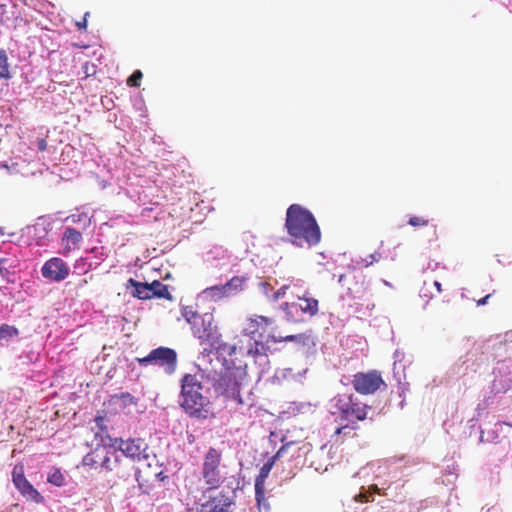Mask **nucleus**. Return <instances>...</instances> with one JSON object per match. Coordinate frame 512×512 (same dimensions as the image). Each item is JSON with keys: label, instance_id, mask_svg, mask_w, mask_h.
<instances>
[{"label": "nucleus", "instance_id": "f257e3e1", "mask_svg": "<svg viewBox=\"0 0 512 512\" xmlns=\"http://www.w3.org/2000/svg\"><path fill=\"white\" fill-rule=\"evenodd\" d=\"M243 375L241 369L226 367L217 371L198 367L195 373H186L180 379L178 404L190 418H213L212 403L220 397L242 404L240 388Z\"/></svg>", "mask_w": 512, "mask_h": 512}, {"label": "nucleus", "instance_id": "f03ea898", "mask_svg": "<svg viewBox=\"0 0 512 512\" xmlns=\"http://www.w3.org/2000/svg\"><path fill=\"white\" fill-rule=\"evenodd\" d=\"M416 462L411 457H400L388 460L384 465L378 466L375 482L368 487L362 486L358 494L343 504L344 512H363L362 505L373 501L375 494L394 497L399 487H403V479L412 473V466Z\"/></svg>", "mask_w": 512, "mask_h": 512}, {"label": "nucleus", "instance_id": "7ed1b4c3", "mask_svg": "<svg viewBox=\"0 0 512 512\" xmlns=\"http://www.w3.org/2000/svg\"><path fill=\"white\" fill-rule=\"evenodd\" d=\"M207 277L211 280L206 288H273L258 277L230 270L232 255L222 246L215 245L203 254Z\"/></svg>", "mask_w": 512, "mask_h": 512}, {"label": "nucleus", "instance_id": "20e7f679", "mask_svg": "<svg viewBox=\"0 0 512 512\" xmlns=\"http://www.w3.org/2000/svg\"><path fill=\"white\" fill-rule=\"evenodd\" d=\"M285 229L290 242L297 247L311 248L321 240V230L310 210L300 204H291L286 210Z\"/></svg>", "mask_w": 512, "mask_h": 512}, {"label": "nucleus", "instance_id": "39448f33", "mask_svg": "<svg viewBox=\"0 0 512 512\" xmlns=\"http://www.w3.org/2000/svg\"><path fill=\"white\" fill-rule=\"evenodd\" d=\"M283 341L296 342L303 347L315 345L313 338L306 334L288 335L285 337H276L275 334H268L266 340H255V342L247 345L246 353L257 366L259 378H262L270 370L268 354L276 351L277 348L274 346Z\"/></svg>", "mask_w": 512, "mask_h": 512}, {"label": "nucleus", "instance_id": "423d86ee", "mask_svg": "<svg viewBox=\"0 0 512 512\" xmlns=\"http://www.w3.org/2000/svg\"><path fill=\"white\" fill-rule=\"evenodd\" d=\"M327 407L336 421L347 422V424L336 428V434H340L342 430L349 428L350 423L364 420L367 415L366 409L369 408L367 405H362L353 394H338L329 401Z\"/></svg>", "mask_w": 512, "mask_h": 512}, {"label": "nucleus", "instance_id": "0eeeda50", "mask_svg": "<svg viewBox=\"0 0 512 512\" xmlns=\"http://www.w3.org/2000/svg\"><path fill=\"white\" fill-rule=\"evenodd\" d=\"M491 342L492 341L489 340L486 343L475 344L473 350L469 351L465 355V358L461 361L460 364H457V374L459 376H465L469 372L475 373L480 367V364L484 361V358L475 360L474 357L479 352L483 354L484 349L496 347V357L501 356L502 352L509 353L510 355L512 354V330L505 333L503 340L493 344Z\"/></svg>", "mask_w": 512, "mask_h": 512}, {"label": "nucleus", "instance_id": "6e6552de", "mask_svg": "<svg viewBox=\"0 0 512 512\" xmlns=\"http://www.w3.org/2000/svg\"><path fill=\"white\" fill-rule=\"evenodd\" d=\"M494 379L490 386V394L485 396L484 400L478 404L477 410H485L495 404V398L498 394L505 393L512 385V358L506 357L498 360L493 369Z\"/></svg>", "mask_w": 512, "mask_h": 512}, {"label": "nucleus", "instance_id": "1a4fd4ad", "mask_svg": "<svg viewBox=\"0 0 512 512\" xmlns=\"http://www.w3.org/2000/svg\"><path fill=\"white\" fill-rule=\"evenodd\" d=\"M97 443L92 449L94 458L99 468L102 470L112 472L116 471L120 474V467L123 464V459L116 453L113 445V437L110 435H95Z\"/></svg>", "mask_w": 512, "mask_h": 512}, {"label": "nucleus", "instance_id": "9d476101", "mask_svg": "<svg viewBox=\"0 0 512 512\" xmlns=\"http://www.w3.org/2000/svg\"><path fill=\"white\" fill-rule=\"evenodd\" d=\"M136 361L142 367H159L169 376L176 372L178 364L177 352L172 348L164 346L152 349L148 355L142 358H136Z\"/></svg>", "mask_w": 512, "mask_h": 512}, {"label": "nucleus", "instance_id": "9b49d317", "mask_svg": "<svg viewBox=\"0 0 512 512\" xmlns=\"http://www.w3.org/2000/svg\"><path fill=\"white\" fill-rule=\"evenodd\" d=\"M113 445L116 453L132 462L148 461L149 445L140 437H113Z\"/></svg>", "mask_w": 512, "mask_h": 512}, {"label": "nucleus", "instance_id": "f8f14e48", "mask_svg": "<svg viewBox=\"0 0 512 512\" xmlns=\"http://www.w3.org/2000/svg\"><path fill=\"white\" fill-rule=\"evenodd\" d=\"M221 460V451L214 447H210L204 454L201 474L209 489L218 488L223 481L220 471Z\"/></svg>", "mask_w": 512, "mask_h": 512}, {"label": "nucleus", "instance_id": "ddd939ff", "mask_svg": "<svg viewBox=\"0 0 512 512\" xmlns=\"http://www.w3.org/2000/svg\"><path fill=\"white\" fill-rule=\"evenodd\" d=\"M272 325V318L258 315L248 317L242 327L243 336L248 338L247 345L255 340H266L268 334H274Z\"/></svg>", "mask_w": 512, "mask_h": 512}, {"label": "nucleus", "instance_id": "4468645a", "mask_svg": "<svg viewBox=\"0 0 512 512\" xmlns=\"http://www.w3.org/2000/svg\"><path fill=\"white\" fill-rule=\"evenodd\" d=\"M280 308L286 312L288 320L297 322L300 320L301 314L313 316L318 312V300L304 294L302 297L299 296L296 302L282 303Z\"/></svg>", "mask_w": 512, "mask_h": 512}, {"label": "nucleus", "instance_id": "2eb2a0df", "mask_svg": "<svg viewBox=\"0 0 512 512\" xmlns=\"http://www.w3.org/2000/svg\"><path fill=\"white\" fill-rule=\"evenodd\" d=\"M12 482L18 492L26 501L34 502L37 504L44 503V497L39 491L27 480L24 475L22 466H15L12 471Z\"/></svg>", "mask_w": 512, "mask_h": 512}, {"label": "nucleus", "instance_id": "dca6fc26", "mask_svg": "<svg viewBox=\"0 0 512 512\" xmlns=\"http://www.w3.org/2000/svg\"><path fill=\"white\" fill-rule=\"evenodd\" d=\"M384 384L381 375L377 371L358 373L354 376L353 387L361 394H372Z\"/></svg>", "mask_w": 512, "mask_h": 512}, {"label": "nucleus", "instance_id": "f3484780", "mask_svg": "<svg viewBox=\"0 0 512 512\" xmlns=\"http://www.w3.org/2000/svg\"><path fill=\"white\" fill-rule=\"evenodd\" d=\"M69 273L70 268L68 264L59 257H53L47 260L41 268L42 276L53 282H60L64 280Z\"/></svg>", "mask_w": 512, "mask_h": 512}, {"label": "nucleus", "instance_id": "a211bd4d", "mask_svg": "<svg viewBox=\"0 0 512 512\" xmlns=\"http://www.w3.org/2000/svg\"><path fill=\"white\" fill-rule=\"evenodd\" d=\"M210 345L209 355L214 356L218 361L222 360L221 368L218 371H223L226 367H229L231 369H243L241 367H236L232 363V361H229L226 359V356H232L236 351L235 345H230L228 343L222 342L220 339V336L213 340Z\"/></svg>", "mask_w": 512, "mask_h": 512}, {"label": "nucleus", "instance_id": "6ab92c4d", "mask_svg": "<svg viewBox=\"0 0 512 512\" xmlns=\"http://www.w3.org/2000/svg\"><path fill=\"white\" fill-rule=\"evenodd\" d=\"M235 504L233 497L221 491L217 496L209 498L202 503L197 512H233L232 506Z\"/></svg>", "mask_w": 512, "mask_h": 512}, {"label": "nucleus", "instance_id": "aec40b11", "mask_svg": "<svg viewBox=\"0 0 512 512\" xmlns=\"http://www.w3.org/2000/svg\"><path fill=\"white\" fill-rule=\"evenodd\" d=\"M192 330L195 337L209 344L220 336L216 326L212 323V315L210 313H204L199 322L194 324Z\"/></svg>", "mask_w": 512, "mask_h": 512}, {"label": "nucleus", "instance_id": "412c9836", "mask_svg": "<svg viewBox=\"0 0 512 512\" xmlns=\"http://www.w3.org/2000/svg\"><path fill=\"white\" fill-rule=\"evenodd\" d=\"M512 425L507 422H497L487 431L481 430L479 441L481 443H497L507 437Z\"/></svg>", "mask_w": 512, "mask_h": 512}, {"label": "nucleus", "instance_id": "4be33fe9", "mask_svg": "<svg viewBox=\"0 0 512 512\" xmlns=\"http://www.w3.org/2000/svg\"><path fill=\"white\" fill-rule=\"evenodd\" d=\"M274 465V458L269 459L260 468L259 474L255 479V500L261 502L264 500V487L265 480L269 476V473Z\"/></svg>", "mask_w": 512, "mask_h": 512}, {"label": "nucleus", "instance_id": "5701e85b", "mask_svg": "<svg viewBox=\"0 0 512 512\" xmlns=\"http://www.w3.org/2000/svg\"><path fill=\"white\" fill-rule=\"evenodd\" d=\"M16 260L10 258L0 259V288H6L5 284L14 283L16 280Z\"/></svg>", "mask_w": 512, "mask_h": 512}, {"label": "nucleus", "instance_id": "b1692460", "mask_svg": "<svg viewBox=\"0 0 512 512\" xmlns=\"http://www.w3.org/2000/svg\"><path fill=\"white\" fill-rule=\"evenodd\" d=\"M131 295L141 300L151 298L172 299L169 290H131Z\"/></svg>", "mask_w": 512, "mask_h": 512}, {"label": "nucleus", "instance_id": "393cba45", "mask_svg": "<svg viewBox=\"0 0 512 512\" xmlns=\"http://www.w3.org/2000/svg\"><path fill=\"white\" fill-rule=\"evenodd\" d=\"M19 336V330L12 325H0V346H7L10 341Z\"/></svg>", "mask_w": 512, "mask_h": 512}, {"label": "nucleus", "instance_id": "a878e982", "mask_svg": "<svg viewBox=\"0 0 512 512\" xmlns=\"http://www.w3.org/2000/svg\"><path fill=\"white\" fill-rule=\"evenodd\" d=\"M67 477V473L60 468L51 467L47 475V482L54 486L62 487L67 484Z\"/></svg>", "mask_w": 512, "mask_h": 512}, {"label": "nucleus", "instance_id": "bb28decb", "mask_svg": "<svg viewBox=\"0 0 512 512\" xmlns=\"http://www.w3.org/2000/svg\"><path fill=\"white\" fill-rule=\"evenodd\" d=\"M231 291L232 290H214V289L202 290V292L197 295V298H196L197 304L196 305L198 306V302L201 300L212 299L214 301H217L224 297H229L232 295L230 293Z\"/></svg>", "mask_w": 512, "mask_h": 512}, {"label": "nucleus", "instance_id": "cd10ccee", "mask_svg": "<svg viewBox=\"0 0 512 512\" xmlns=\"http://www.w3.org/2000/svg\"><path fill=\"white\" fill-rule=\"evenodd\" d=\"M435 502L434 498H430L419 503L404 504L398 512H425L428 505H433Z\"/></svg>", "mask_w": 512, "mask_h": 512}, {"label": "nucleus", "instance_id": "c85d7f7f", "mask_svg": "<svg viewBox=\"0 0 512 512\" xmlns=\"http://www.w3.org/2000/svg\"><path fill=\"white\" fill-rule=\"evenodd\" d=\"M50 226L51 223H47L42 218L33 226L34 236L38 239L39 245H43L41 240L47 236Z\"/></svg>", "mask_w": 512, "mask_h": 512}, {"label": "nucleus", "instance_id": "c756f323", "mask_svg": "<svg viewBox=\"0 0 512 512\" xmlns=\"http://www.w3.org/2000/svg\"><path fill=\"white\" fill-rule=\"evenodd\" d=\"M63 241L73 246L78 245L82 240V234L80 231L72 227H66L62 237Z\"/></svg>", "mask_w": 512, "mask_h": 512}, {"label": "nucleus", "instance_id": "7c9ffc66", "mask_svg": "<svg viewBox=\"0 0 512 512\" xmlns=\"http://www.w3.org/2000/svg\"><path fill=\"white\" fill-rule=\"evenodd\" d=\"M181 314L192 327L201 319L198 312L192 306H182Z\"/></svg>", "mask_w": 512, "mask_h": 512}, {"label": "nucleus", "instance_id": "2f4dec72", "mask_svg": "<svg viewBox=\"0 0 512 512\" xmlns=\"http://www.w3.org/2000/svg\"><path fill=\"white\" fill-rule=\"evenodd\" d=\"M8 55L4 49L0 50V80L10 79Z\"/></svg>", "mask_w": 512, "mask_h": 512}, {"label": "nucleus", "instance_id": "473e14b6", "mask_svg": "<svg viewBox=\"0 0 512 512\" xmlns=\"http://www.w3.org/2000/svg\"><path fill=\"white\" fill-rule=\"evenodd\" d=\"M39 356H40L39 351H36L34 349H29V350L23 351L19 355V360L21 361L22 364L29 365V364L36 363L39 359Z\"/></svg>", "mask_w": 512, "mask_h": 512}, {"label": "nucleus", "instance_id": "72a5a7b5", "mask_svg": "<svg viewBox=\"0 0 512 512\" xmlns=\"http://www.w3.org/2000/svg\"><path fill=\"white\" fill-rule=\"evenodd\" d=\"M403 372H404V365H398L397 361H395L394 367H393V376L399 385V389L402 391L404 390V388L406 386V383H402V379H405V375Z\"/></svg>", "mask_w": 512, "mask_h": 512}, {"label": "nucleus", "instance_id": "f704fd0d", "mask_svg": "<svg viewBox=\"0 0 512 512\" xmlns=\"http://www.w3.org/2000/svg\"><path fill=\"white\" fill-rule=\"evenodd\" d=\"M457 478L456 469L455 467L448 466L445 470L444 474L442 475V483L445 485L452 484Z\"/></svg>", "mask_w": 512, "mask_h": 512}, {"label": "nucleus", "instance_id": "c9c22d12", "mask_svg": "<svg viewBox=\"0 0 512 512\" xmlns=\"http://www.w3.org/2000/svg\"><path fill=\"white\" fill-rule=\"evenodd\" d=\"M67 220H70L72 223L83 222L84 228L88 226L91 221L86 213L72 214Z\"/></svg>", "mask_w": 512, "mask_h": 512}, {"label": "nucleus", "instance_id": "e433bc0d", "mask_svg": "<svg viewBox=\"0 0 512 512\" xmlns=\"http://www.w3.org/2000/svg\"><path fill=\"white\" fill-rule=\"evenodd\" d=\"M82 465L86 466V467H89L91 469H98L99 468L97 463H96V460L94 458V454H93L92 450L83 457Z\"/></svg>", "mask_w": 512, "mask_h": 512}, {"label": "nucleus", "instance_id": "4c0bfd02", "mask_svg": "<svg viewBox=\"0 0 512 512\" xmlns=\"http://www.w3.org/2000/svg\"><path fill=\"white\" fill-rule=\"evenodd\" d=\"M143 73L140 70H135L132 75L128 78L127 83L129 86L138 87L140 86Z\"/></svg>", "mask_w": 512, "mask_h": 512}, {"label": "nucleus", "instance_id": "58836bf2", "mask_svg": "<svg viewBox=\"0 0 512 512\" xmlns=\"http://www.w3.org/2000/svg\"><path fill=\"white\" fill-rule=\"evenodd\" d=\"M120 399H121L123 405H125V406L136 405L138 403V398H136L135 396H133L132 394H130L128 392L121 393Z\"/></svg>", "mask_w": 512, "mask_h": 512}, {"label": "nucleus", "instance_id": "ea45409f", "mask_svg": "<svg viewBox=\"0 0 512 512\" xmlns=\"http://www.w3.org/2000/svg\"><path fill=\"white\" fill-rule=\"evenodd\" d=\"M381 258V254L379 252H374L370 255H368L365 259H361V263L368 267L372 265L374 262H378Z\"/></svg>", "mask_w": 512, "mask_h": 512}, {"label": "nucleus", "instance_id": "a19ab883", "mask_svg": "<svg viewBox=\"0 0 512 512\" xmlns=\"http://www.w3.org/2000/svg\"><path fill=\"white\" fill-rule=\"evenodd\" d=\"M267 298L277 301L285 295V290H264Z\"/></svg>", "mask_w": 512, "mask_h": 512}, {"label": "nucleus", "instance_id": "79ce46f5", "mask_svg": "<svg viewBox=\"0 0 512 512\" xmlns=\"http://www.w3.org/2000/svg\"><path fill=\"white\" fill-rule=\"evenodd\" d=\"M82 70H83V72H84L86 77H91V76H94L96 74L97 66L95 64H93V63L86 62L82 66Z\"/></svg>", "mask_w": 512, "mask_h": 512}, {"label": "nucleus", "instance_id": "37998d69", "mask_svg": "<svg viewBox=\"0 0 512 512\" xmlns=\"http://www.w3.org/2000/svg\"><path fill=\"white\" fill-rule=\"evenodd\" d=\"M408 224L413 227L426 226L428 224V220L419 216H412L409 218Z\"/></svg>", "mask_w": 512, "mask_h": 512}, {"label": "nucleus", "instance_id": "c03bdc74", "mask_svg": "<svg viewBox=\"0 0 512 512\" xmlns=\"http://www.w3.org/2000/svg\"><path fill=\"white\" fill-rule=\"evenodd\" d=\"M143 287L145 288H170L166 284H162L159 280H153L152 282L143 281Z\"/></svg>", "mask_w": 512, "mask_h": 512}, {"label": "nucleus", "instance_id": "a18cd8bd", "mask_svg": "<svg viewBox=\"0 0 512 512\" xmlns=\"http://www.w3.org/2000/svg\"><path fill=\"white\" fill-rule=\"evenodd\" d=\"M125 288H144L143 281L129 278L125 284Z\"/></svg>", "mask_w": 512, "mask_h": 512}, {"label": "nucleus", "instance_id": "49530a36", "mask_svg": "<svg viewBox=\"0 0 512 512\" xmlns=\"http://www.w3.org/2000/svg\"><path fill=\"white\" fill-rule=\"evenodd\" d=\"M34 146L39 151H45L47 148V141L44 138H37L34 142Z\"/></svg>", "mask_w": 512, "mask_h": 512}, {"label": "nucleus", "instance_id": "de8ad7c7", "mask_svg": "<svg viewBox=\"0 0 512 512\" xmlns=\"http://www.w3.org/2000/svg\"><path fill=\"white\" fill-rule=\"evenodd\" d=\"M421 298H425V303L423 304L422 308L425 309L426 308V305L428 304L429 302V299L433 298V295L431 293H425L423 295H420Z\"/></svg>", "mask_w": 512, "mask_h": 512}, {"label": "nucleus", "instance_id": "09e8293b", "mask_svg": "<svg viewBox=\"0 0 512 512\" xmlns=\"http://www.w3.org/2000/svg\"><path fill=\"white\" fill-rule=\"evenodd\" d=\"M256 503L258 505L259 508L263 507L264 509L268 510L269 509V504H268V501L267 499L264 497V500H262L261 502H258L256 500Z\"/></svg>", "mask_w": 512, "mask_h": 512}, {"label": "nucleus", "instance_id": "8fccbe9b", "mask_svg": "<svg viewBox=\"0 0 512 512\" xmlns=\"http://www.w3.org/2000/svg\"><path fill=\"white\" fill-rule=\"evenodd\" d=\"M491 294H488L482 298H480L478 301H477V306H481V305H485L487 303V300L490 298Z\"/></svg>", "mask_w": 512, "mask_h": 512}, {"label": "nucleus", "instance_id": "3c124183", "mask_svg": "<svg viewBox=\"0 0 512 512\" xmlns=\"http://www.w3.org/2000/svg\"><path fill=\"white\" fill-rule=\"evenodd\" d=\"M156 478L157 480L163 482L168 478V476L163 471H160L159 473L156 474Z\"/></svg>", "mask_w": 512, "mask_h": 512}, {"label": "nucleus", "instance_id": "603ef678", "mask_svg": "<svg viewBox=\"0 0 512 512\" xmlns=\"http://www.w3.org/2000/svg\"><path fill=\"white\" fill-rule=\"evenodd\" d=\"M100 250H103V247H101V248L95 247V248L92 249L91 252L95 253L96 256H99V254L102 255V252H100Z\"/></svg>", "mask_w": 512, "mask_h": 512}, {"label": "nucleus", "instance_id": "864d4df0", "mask_svg": "<svg viewBox=\"0 0 512 512\" xmlns=\"http://www.w3.org/2000/svg\"><path fill=\"white\" fill-rule=\"evenodd\" d=\"M133 469H134L135 478H136V480L138 481V478H139V476H140V474H141V471H140V469H139V468L134 467V466H133Z\"/></svg>", "mask_w": 512, "mask_h": 512}, {"label": "nucleus", "instance_id": "5fc2aeb1", "mask_svg": "<svg viewBox=\"0 0 512 512\" xmlns=\"http://www.w3.org/2000/svg\"><path fill=\"white\" fill-rule=\"evenodd\" d=\"M291 444H292V443H288V444H286V445H283V446L279 449V451L277 452L276 456H279V455H280V454L285 450V448H286L287 446L291 445Z\"/></svg>", "mask_w": 512, "mask_h": 512}, {"label": "nucleus", "instance_id": "6e6d98bb", "mask_svg": "<svg viewBox=\"0 0 512 512\" xmlns=\"http://www.w3.org/2000/svg\"><path fill=\"white\" fill-rule=\"evenodd\" d=\"M368 468H362L358 473L357 475H362V474H368Z\"/></svg>", "mask_w": 512, "mask_h": 512}, {"label": "nucleus", "instance_id": "4d7b16f0", "mask_svg": "<svg viewBox=\"0 0 512 512\" xmlns=\"http://www.w3.org/2000/svg\"><path fill=\"white\" fill-rule=\"evenodd\" d=\"M79 29H81L82 27H86V20L84 19V21L82 23H78L77 24Z\"/></svg>", "mask_w": 512, "mask_h": 512}, {"label": "nucleus", "instance_id": "13d9d810", "mask_svg": "<svg viewBox=\"0 0 512 512\" xmlns=\"http://www.w3.org/2000/svg\"><path fill=\"white\" fill-rule=\"evenodd\" d=\"M433 285H434L435 288H441L440 282H438L436 280L434 281Z\"/></svg>", "mask_w": 512, "mask_h": 512}, {"label": "nucleus", "instance_id": "bf43d9fd", "mask_svg": "<svg viewBox=\"0 0 512 512\" xmlns=\"http://www.w3.org/2000/svg\"><path fill=\"white\" fill-rule=\"evenodd\" d=\"M0 235H1V236L6 235V233H5L4 228H3V227H0Z\"/></svg>", "mask_w": 512, "mask_h": 512}, {"label": "nucleus", "instance_id": "052dcab7", "mask_svg": "<svg viewBox=\"0 0 512 512\" xmlns=\"http://www.w3.org/2000/svg\"><path fill=\"white\" fill-rule=\"evenodd\" d=\"M97 423L99 424L100 421H103L102 418H96Z\"/></svg>", "mask_w": 512, "mask_h": 512}, {"label": "nucleus", "instance_id": "680f3d73", "mask_svg": "<svg viewBox=\"0 0 512 512\" xmlns=\"http://www.w3.org/2000/svg\"><path fill=\"white\" fill-rule=\"evenodd\" d=\"M280 288L285 289V288H288V286L287 285H282Z\"/></svg>", "mask_w": 512, "mask_h": 512}, {"label": "nucleus", "instance_id": "e2e57ef3", "mask_svg": "<svg viewBox=\"0 0 512 512\" xmlns=\"http://www.w3.org/2000/svg\"><path fill=\"white\" fill-rule=\"evenodd\" d=\"M7 235L13 236V235H15V233L11 232V233H8Z\"/></svg>", "mask_w": 512, "mask_h": 512}]
</instances>
